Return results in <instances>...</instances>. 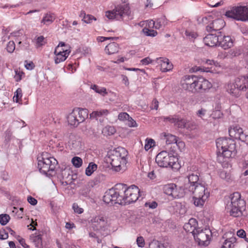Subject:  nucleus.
<instances>
[{"label":"nucleus","mask_w":248,"mask_h":248,"mask_svg":"<svg viewBox=\"0 0 248 248\" xmlns=\"http://www.w3.org/2000/svg\"><path fill=\"white\" fill-rule=\"evenodd\" d=\"M216 146L218 151L217 160L223 167H226L229 159L236 154L235 143L232 139L220 138L216 140Z\"/></svg>","instance_id":"nucleus-1"},{"label":"nucleus","mask_w":248,"mask_h":248,"mask_svg":"<svg viewBox=\"0 0 248 248\" xmlns=\"http://www.w3.org/2000/svg\"><path fill=\"white\" fill-rule=\"evenodd\" d=\"M127 155L128 152L125 149L119 147L108 152L106 160L111 164L114 171L123 172L126 169Z\"/></svg>","instance_id":"nucleus-2"},{"label":"nucleus","mask_w":248,"mask_h":248,"mask_svg":"<svg viewBox=\"0 0 248 248\" xmlns=\"http://www.w3.org/2000/svg\"><path fill=\"white\" fill-rule=\"evenodd\" d=\"M231 202L226 206V209L231 216L238 217L242 215V210L244 209L245 201L241 198L240 194L234 192L230 196Z\"/></svg>","instance_id":"nucleus-3"},{"label":"nucleus","mask_w":248,"mask_h":248,"mask_svg":"<svg viewBox=\"0 0 248 248\" xmlns=\"http://www.w3.org/2000/svg\"><path fill=\"white\" fill-rule=\"evenodd\" d=\"M58 164L57 160L47 153H43L41 155L38 157V168L39 171L47 175L50 171H53Z\"/></svg>","instance_id":"nucleus-4"},{"label":"nucleus","mask_w":248,"mask_h":248,"mask_svg":"<svg viewBox=\"0 0 248 248\" xmlns=\"http://www.w3.org/2000/svg\"><path fill=\"white\" fill-rule=\"evenodd\" d=\"M178 160L175 155L166 151H163L158 153L155 158L157 164L163 168L170 167L174 169L178 168L179 165L177 164Z\"/></svg>","instance_id":"nucleus-5"},{"label":"nucleus","mask_w":248,"mask_h":248,"mask_svg":"<svg viewBox=\"0 0 248 248\" xmlns=\"http://www.w3.org/2000/svg\"><path fill=\"white\" fill-rule=\"evenodd\" d=\"M123 204H130L136 202L140 197V189L135 185L127 186L126 185L121 184Z\"/></svg>","instance_id":"nucleus-6"},{"label":"nucleus","mask_w":248,"mask_h":248,"mask_svg":"<svg viewBox=\"0 0 248 248\" xmlns=\"http://www.w3.org/2000/svg\"><path fill=\"white\" fill-rule=\"evenodd\" d=\"M88 116V110L86 108H76L66 117L68 124L72 126L77 127L79 124L83 122Z\"/></svg>","instance_id":"nucleus-7"},{"label":"nucleus","mask_w":248,"mask_h":248,"mask_svg":"<svg viewBox=\"0 0 248 248\" xmlns=\"http://www.w3.org/2000/svg\"><path fill=\"white\" fill-rule=\"evenodd\" d=\"M191 191L194 195L193 198L194 204L196 206H202L210 195V192L207 188L201 184H197L193 190Z\"/></svg>","instance_id":"nucleus-8"},{"label":"nucleus","mask_w":248,"mask_h":248,"mask_svg":"<svg viewBox=\"0 0 248 248\" xmlns=\"http://www.w3.org/2000/svg\"><path fill=\"white\" fill-rule=\"evenodd\" d=\"M122 185H117L113 188L107 191L103 197V201L107 204H123Z\"/></svg>","instance_id":"nucleus-9"},{"label":"nucleus","mask_w":248,"mask_h":248,"mask_svg":"<svg viewBox=\"0 0 248 248\" xmlns=\"http://www.w3.org/2000/svg\"><path fill=\"white\" fill-rule=\"evenodd\" d=\"M212 232L209 228H198L193 235L199 246H207L210 242Z\"/></svg>","instance_id":"nucleus-10"},{"label":"nucleus","mask_w":248,"mask_h":248,"mask_svg":"<svg viewBox=\"0 0 248 248\" xmlns=\"http://www.w3.org/2000/svg\"><path fill=\"white\" fill-rule=\"evenodd\" d=\"M225 16L237 20L248 21V6H236L227 11Z\"/></svg>","instance_id":"nucleus-11"},{"label":"nucleus","mask_w":248,"mask_h":248,"mask_svg":"<svg viewBox=\"0 0 248 248\" xmlns=\"http://www.w3.org/2000/svg\"><path fill=\"white\" fill-rule=\"evenodd\" d=\"M129 7L127 5H119L112 11H108L105 16L109 19H119L124 15H128Z\"/></svg>","instance_id":"nucleus-12"},{"label":"nucleus","mask_w":248,"mask_h":248,"mask_svg":"<svg viewBox=\"0 0 248 248\" xmlns=\"http://www.w3.org/2000/svg\"><path fill=\"white\" fill-rule=\"evenodd\" d=\"M230 136L232 138L239 140L248 144V135L244 133L243 129L239 125H235L229 129Z\"/></svg>","instance_id":"nucleus-13"},{"label":"nucleus","mask_w":248,"mask_h":248,"mask_svg":"<svg viewBox=\"0 0 248 248\" xmlns=\"http://www.w3.org/2000/svg\"><path fill=\"white\" fill-rule=\"evenodd\" d=\"M195 93H202L210 89L212 87V83L203 77L195 76Z\"/></svg>","instance_id":"nucleus-14"},{"label":"nucleus","mask_w":248,"mask_h":248,"mask_svg":"<svg viewBox=\"0 0 248 248\" xmlns=\"http://www.w3.org/2000/svg\"><path fill=\"white\" fill-rule=\"evenodd\" d=\"M195 76L193 75L185 76L181 81L182 88L188 92L195 93Z\"/></svg>","instance_id":"nucleus-15"},{"label":"nucleus","mask_w":248,"mask_h":248,"mask_svg":"<svg viewBox=\"0 0 248 248\" xmlns=\"http://www.w3.org/2000/svg\"><path fill=\"white\" fill-rule=\"evenodd\" d=\"M164 121H168L171 124H173L174 126L179 128H185L187 123V119L181 117L179 115H174L164 117Z\"/></svg>","instance_id":"nucleus-16"},{"label":"nucleus","mask_w":248,"mask_h":248,"mask_svg":"<svg viewBox=\"0 0 248 248\" xmlns=\"http://www.w3.org/2000/svg\"><path fill=\"white\" fill-rule=\"evenodd\" d=\"M59 50V47L55 48L54 52V61L56 64L64 62L67 59L71 51V50L67 49L62 50Z\"/></svg>","instance_id":"nucleus-17"},{"label":"nucleus","mask_w":248,"mask_h":248,"mask_svg":"<svg viewBox=\"0 0 248 248\" xmlns=\"http://www.w3.org/2000/svg\"><path fill=\"white\" fill-rule=\"evenodd\" d=\"M92 227L95 230H99L106 227L108 225L107 219L102 216H96L91 220Z\"/></svg>","instance_id":"nucleus-18"},{"label":"nucleus","mask_w":248,"mask_h":248,"mask_svg":"<svg viewBox=\"0 0 248 248\" xmlns=\"http://www.w3.org/2000/svg\"><path fill=\"white\" fill-rule=\"evenodd\" d=\"M156 62L160 66L162 72H166L171 70L173 68L172 64L167 58L160 57L156 59Z\"/></svg>","instance_id":"nucleus-19"},{"label":"nucleus","mask_w":248,"mask_h":248,"mask_svg":"<svg viewBox=\"0 0 248 248\" xmlns=\"http://www.w3.org/2000/svg\"><path fill=\"white\" fill-rule=\"evenodd\" d=\"M226 89L227 93L233 97H238L241 95V91L235 81L228 83Z\"/></svg>","instance_id":"nucleus-20"},{"label":"nucleus","mask_w":248,"mask_h":248,"mask_svg":"<svg viewBox=\"0 0 248 248\" xmlns=\"http://www.w3.org/2000/svg\"><path fill=\"white\" fill-rule=\"evenodd\" d=\"M225 25L224 21L222 19H217L213 21L207 27L206 29L208 31H218L221 30Z\"/></svg>","instance_id":"nucleus-21"},{"label":"nucleus","mask_w":248,"mask_h":248,"mask_svg":"<svg viewBox=\"0 0 248 248\" xmlns=\"http://www.w3.org/2000/svg\"><path fill=\"white\" fill-rule=\"evenodd\" d=\"M233 42L230 36H219L218 45L224 49H227L233 46Z\"/></svg>","instance_id":"nucleus-22"},{"label":"nucleus","mask_w":248,"mask_h":248,"mask_svg":"<svg viewBox=\"0 0 248 248\" xmlns=\"http://www.w3.org/2000/svg\"><path fill=\"white\" fill-rule=\"evenodd\" d=\"M234 80L241 91H246L248 89V74L239 77Z\"/></svg>","instance_id":"nucleus-23"},{"label":"nucleus","mask_w":248,"mask_h":248,"mask_svg":"<svg viewBox=\"0 0 248 248\" xmlns=\"http://www.w3.org/2000/svg\"><path fill=\"white\" fill-rule=\"evenodd\" d=\"M198 222L195 218H190L187 223L185 224L184 226V230L187 232L192 233L194 235L198 227Z\"/></svg>","instance_id":"nucleus-24"},{"label":"nucleus","mask_w":248,"mask_h":248,"mask_svg":"<svg viewBox=\"0 0 248 248\" xmlns=\"http://www.w3.org/2000/svg\"><path fill=\"white\" fill-rule=\"evenodd\" d=\"M219 36L212 34H208L203 38V42L205 45L213 47L218 44Z\"/></svg>","instance_id":"nucleus-25"},{"label":"nucleus","mask_w":248,"mask_h":248,"mask_svg":"<svg viewBox=\"0 0 248 248\" xmlns=\"http://www.w3.org/2000/svg\"><path fill=\"white\" fill-rule=\"evenodd\" d=\"M187 178L190 184V190H193L195 186L198 184L197 182L199 179L198 171L195 170L192 172H189L187 176Z\"/></svg>","instance_id":"nucleus-26"},{"label":"nucleus","mask_w":248,"mask_h":248,"mask_svg":"<svg viewBox=\"0 0 248 248\" xmlns=\"http://www.w3.org/2000/svg\"><path fill=\"white\" fill-rule=\"evenodd\" d=\"M108 113L109 111L108 110L103 109L93 111L90 116L91 118L95 119L102 122L103 121L102 118L107 116Z\"/></svg>","instance_id":"nucleus-27"},{"label":"nucleus","mask_w":248,"mask_h":248,"mask_svg":"<svg viewBox=\"0 0 248 248\" xmlns=\"http://www.w3.org/2000/svg\"><path fill=\"white\" fill-rule=\"evenodd\" d=\"M119 46L118 44L115 42L109 43L105 48V52L108 55H112L119 51Z\"/></svg>","instance_id":"nucleus-28"},{"label":"nucleus","mask_w":248,"mask_h":248,"mask_svg":"<svg viewBox=\"0 0 248 248\" xmlns=\"http://www.w3.org/2000/svg\"><path fill=\"white\" fill-rule=\"evenodd\" d=\"M186 192V189L181 186H177L175 184V188H174L171 197L173 198H180L183 197Z\"/></svg>","instance_id":"nucleus-29"},{"label":"nucleus","mask_w":248,"mask_h":248,"mask_svg":"<svg viewBox=\"0 0 248 248\" xmlns=\"http://www.w3.org/2000/svg\"><path fill=\"white\" fill-rule=\"evenodd\" d=\"M55 18L56 16L54 14L48 13L43 17L41 23L46 25H49L54 21Z\"/></svg>","instance_id":"nucleus-30"},{"label":"nucleus","mask_w":248,"mask_h":248,"mask_svg":"<svg viewBox=\"0 0 248 248\" xmlns=\"http://www.w3.org/2000/svg\"><path fill=\"white\" fill-rule=\"evenodd\" d=\"M90 88L94 92L100 95L105 96L108 94L106 89L105 87H99L97 85L93 84L92 85Z\"/></svg>","instance_id":"nucleus-31"},{"label":"nucleus","mask_w":248,"mask_h":248,"mask_svg":"<svg viewBox=\"0 0 248 248\" xmlns=\"http://www.w3.org/2000/svg\"><path fill=\"white\" fill-rule=\"evenodd\" d=\"M69 146L71 150L75 151H79L81 148V143L79 140H71L69 142Z\"/></svg>","instance_id":"nucleus-32"},{"label":"nucleus","mask_w":248,"mask_h":248,"mask_svg":"<svg viewBox=\"0 0 248 248\" xmlns=\"http://www.w3.org/2000/svg\"><path fill=\"white\" fill-rule=\"evenodd\" d=\"M174 188H175V184L170 183L164 185L163 190L164 193L171 197Z\"/></svg>","instance_id":"nucleus-33"},{"label":"nucleus","mask_w":248,"mask_h":248,"mask_svg":"<svg viewBox=\"0 0 248 248\" xmlns=\"http://www.w3.org/2000/svg\"><path fill=\"white\" fill-rule=\"evenodd\" d=\"M30 240L35 246L39 247L42 244V238L40 234H32L30 236Z\"/></svg>","instance_id":"nucleus-34"},{"label":"nucleus","mask_w":248,"mask_h":248,"mask_svg":"<svg viewBox=\"0 0 248 248\" xmlns=\"http://www.w3.org/2000/svg\"><path fill=\"white\" fill-rule=\"evenodd\" d=\"M168 20L165 16H162L160 18H158L155 21L156 26L155 27V29H159L162 27L165 26L168 24Z\"/></svg>","instance_id":"nucleus-35"},{"label":"nucleus","mask_w":248,"mask_h":248,"mask_svg":"<svg viewBox=\"0 0 248 248\" xmlns=\"http://www.w3.org/2000/svg\"><path fill=\"white\" fill-rule=\"evenodd\" d=\"M164 136L165 138L166 143L168 144L175 143V142H177V139L178 138L176 136L171 134L166 133L164 134Z\"/></svg>","instance_id":"nucleus-36"},{"label":"nucleus","mask_w":248,"mask_h":248,"mask_svg":"<svg viewBox=\"0 0 248 248\" xmlns=\"http://www.w3.org/2000/svg\"><path fill=\"white\" fill-rule=\"evenodd\" d=\"M116 132V130L114 126L107 125L104 127L102 131V134L106 136H110L114 134Z\"/></svg>","instance_id":"nucleus-37"},{"label":"nucleus","mask_w":248,"mask_h":248,"mask_svg":"<svg viewBox=\"0 0 248 248\" xmlns=\"http://www.w3.org/2000/svg\"><path fill=\"white\" fill-rule=\"evenodd\" d=\"M149 248H168V246L161 244L156 240H153L149 244Z\"/></svg>","instance_id":"nucleus-38"},{"label":"nucleus","mask_w":248,"mask_h":248,"mask_svg":"<svg viewBox=\"0 0 248 248\" xmlns=\"http://www.w3.org/2000/svg\"><path fill=\"white\" fill-rule=\"evenodd\" d=\"M97 169V165L93 162H91L86 169L85 174L88 176H91Z\"/></svg>","instance_id":"nucleus-39"},{"label":"nucleus","mask_w":248,"mask_h":248,"mask_svg":"<svg viewBox=\"0 0 248 248\" xmlns=\"http://www.w3.org/2000/svg\"><path fill=\"white\" fill-rule=\"evenodd\" d=\"M155 146V140L151 138H147L145 140V145L144 148L145 151H148L151 148Z\"/></svg>","instance_id":"nucleus-40"},{"label":"nucleus","mask_w":248,"mask_h":248,"mask_svg":"<svg viewBox=\"0 0 248 248\" xmlns=\"http://www.w3.org/2000/svg\"><path fill=\"white\" fill-rule=\"evenodd\" d=\"M83 15V18L82 20L86 23L90 24L91 23L93 20H96V18L92 15H86L84 12H82L80 16Z\"/></svg>","instance_id":"nucleus-41"},{"label":"nucleus","mask_w":248,"mask_h":248,"mask_svg":"<svg viewBox=\"0 0 248 248\" xmlns=\"http://www.w3.org/2000/svg\"><path fill=\"white\" fill-rule=\"evenodd\" d=\"M142 31L145 35L147 36L155 37L157 34V32L152 29H149L147 27H144Z\"/></svg>","instance_id":"nucleus-42"},{"label":"nucleus","mask_w":248,"mask_h":248,"mask_svg":"<svg viewBox=\"0 0 248 248\" xmlns=\"http://www.w3.org/2000/svg\"><path fill=\"white\" fill-rule=\"evenodd\" d=\"M140 25L142 26L145 25V27H147L149 29H155V27L156 26L155 21L153 20L141 22H140Z\"/></svg>","instance_id":"nucleus-43"},{"label":"nucleus","mask_w":248,"mask_h":248,"mask_svg":"<svg viewBox=\"0 0 248 248\" xmlns=\"http://www.w3.org/2000/svg\"><path fill=\"white\" fill-rule=\"evenodd\" d=\"M71 162L73 166L77 168H80L83 164L82 159L78 156L74 157L72 159Z\"/></svg>","instance_id":"nucleus-44"},{"label":"nucleus","mask_w":248,"mask_h":248,"mask_svg":"<svg viewBox=\"0 0 248 248\" xmlns=\"http://www.w3.org/2000/svg\"><path fill=\"white\" fill-rule=\"evenodd\" d=\"M207 110L203 108H201L196 112V116L202 120H205Z\"/></svg>","instance_id":"nucleus-45"},{"label":"nucleus","mask_w":248,"mask_h":248,"mask_svg":"<svg viewBox=\"0 0 248 248\" xmlns=\"http://www.w3.org/2000/svg\"><path fill=\"white\" fill-rule=\"evenodd\" d=\"M233 240V238L225 240L221 248H232L234 246Z\"/></svg>","instance_id":"nucleus-46"},{"label":"nucleus","mask_w":248,"mask_h":248,"mask_svg":"<svg viewBox=\"0 0 248 248\" xmlns=\"http://www.w3.org/2000/svg\"><path fill=\"white\" fill-rule=\"evenodd\" d=\"M10 219V216L7 214L0 215V223L2 225H5Z\"/></svg>","instance_id":"nucleus-47"},{"label":"nucleus","mask_w":248,"mask_h":248,"mask_svg":"<svg viewBox=\"0 0 248 248\" xmlns=\"http://www.w3.org/2000/svg\"><path fill=\"white\" fill-rule=\"evenodd\" d=\"M219 177L222 179H224L227 181L231 179V174L230 173L227 172L226 171L222 170H220L219 172Z\"/></svg>","instance_id":"nucleus-48"},{"label":"nucleus","mask_w":248,"mask_h":248,"mask_svg":"<svg viewBox=\"0 0 248 248\" xmlns=\"http://www.w3.org/2000/svg\"><path fill=\"white\" fill-rule=\"evenodd\" d=\"M22 90L21 88H18L16 92L15 93V95L13 97V100L16 102H18L19 100L22 97Z\"/></svg>","instance_id":"nucleus-49"},{"label":"nucleus","mask_w":248,"mask_h":248,"mask_svg":"<svg viewBox=\"0 0 248 248\" xmlns=\"http://www.w3.org/2000/svg\"><path fill=\"white\" fill-rule=\"evenodd\" d=\"M197 127V125L195 122L187 120V123L185 128L188 130H193L196 129Z\"/></svg>","instance_id":"nucleus-50"},{"label":"nucleus","mask_w":248,"mask_h":248,"mask_svg":"<svg viewBox=\"0 0 248 248\" xmlns=\"http://www.w3.org/2000/svg\"><path fill=\"white\" fill-rule=\"evenodd\" d=\"M126 121V124L129 127H137L138 126L136 122L131 117H129Z\"/></svg>","instance_id":"nucleus-51"},{"label":"nucleus","mask_w":248,"mask_h":248,"mask_svg":"<svg viewBox=\"0 0 248 248\" xmlns=\"http://www.w3.org/2000/svg\"><path fill=\"white\" fill-rule=\"evenodd\" d=\"M45 38L43 36L38 37L36 39V47H39L45 44L44 41Z\"/></svg>","instance_id":"nucleus-52"},{"label":"nucleus","mask_w":248,"mask_h":248,"mask_svg":"<svg viewBox=\"0 0 248 248\" xmlns=\"http://www.w3.org/2000/svg\"><path fill=\"white\" fill-rule=\"evenodd\" d=\"M205 63L208 65H214L216 67H220L221 65L219 62L217 61H215L213 60H206L205 62Z\"/></svg>","instance_id":"nucleus-53"},{"label":"nucleus","mask_w":248,"mask_h":248,"mask_svg":"<svg viewBox=\"0 0 248 248\" xmlns=\"http://www.w3.org/2000/svg\"><path fill=\"white\" fill-rule=\"evenodd\" d=\"M15 49V44L14 41H10L8 42L6 46V50L9 53H12Z\"/></svg>","instance_id":"nucleus-54"},{"label":"nucleus","mask_w":248,"mask_h":248,"mask_svg":"<svg viewBox=\"0 0 248 248\" xmlns=\"http://www.w3.org/2000/svg\"><path fill=\"white\" fill-rule=\"evenodd\" d=\"M72 208L75 213L80 214L84 212V209L80 207L77 203L73 204Z\"/></svg>","instance_id":"nucleus-55"},{"label":"nucleus","mask_w":248,"mask_h":248,"mask_svg":"<svg viewBox=\"0 0 248 248\" xmlns=\"http://www.w3.org/2000/svg\"><path fill=\"white\" fill-rule=\"evenodd\" d=\"M185 34L189 39H195L197 37V34L196 32L193 31H190L189 30L186 31Z\"/></svg>","instance_id":"nucleus-56"},{"label":"nucleus","mask_w":248,"mask_h":248,"mask_svg":"<svg viewBox=\"0 0 248 248\" xmlns=\"http://www.w3.org/2000/svg\"><path fill=\"white\" fill-rule=\"evenodd\" d=\"M15 75L14 76V78L15 80L17 82L21 80L22 76L23 74V72H21L19 70L16 69L15 70Z\"/></svg>","instance_id":"nucleus-57"},{"label":"nucleus","mask_w":248,"mask_h":248,"mask_svg":"<svg viewBox=\"0 0 248 248\" xmlns=\"http://www.w3.org/2000/svg\"><path fill=\"white\" fill-rule=\"evenodd\" d=\"M7 231H8L7 227L0 230V239L1 240H5L8 238V232Z\"/></svg>","instance_id":"nucleus-58"},{"label":"nucleus","mask_w":248,"mask_h":248,"mask_svg":"<svg viewBox=\"0 0 248 248\" xmlns=\"http://www.w3.org/2000/svg\"><path fill=\"white\" fill-rule=\"evenodd\" d=\"M59 47V50H62L64 49H67L69 50H71L70 46L69 45L66 44L65 43L61 42L59 43L58 45L55 47L58 48Z\"/></svg>","instance_id":"nucleus-59"},{"label":"nucleus","mask_w":248,"mask_h":248,"mask_svg":"<svg viewBox=\"0 0 248 248\" xmlns=\"http://www.w3.org/2000/svg\"><path fill=\"white\" fill-rule=\"evenodd\" d=\"M130 116L126 112H121L118 115V119L120 121H127Z\"/></svg>","instance_id":"nucleus-60"},{"label":"nucleus","mask_w":248,"mask_h":248,"mask_svg":"<svg viewBox=\"0 0 248 248\" xmlns=\"http://www.w3.org/2000/svg\"><path fill=\"white\" fill-rule=\"evenodd\" d=\"M175 144L177 145L180 151H182L185 149V144L184 142L179 139V138L177 139V142H175Z\"/></svg>","instance_id":"nucleus-61"},{"label":"nucleus","mask_w":248,"mask_h":248,"mask_svg":"<svg viewBox=\"0 0 248 248\" xmlns=\"http://www.w3.org/2000/svg\"><path fill=\"white\" fill-rule=\"evenodd\" d=\"M137 243L139 247L143 248L145 245L144 239L142 236H139L137 238Z\"/></svg>","instance_id":"nucleus-62"},{"label":"nucleus","mask_w":248,"mask_h":248,"mask_svg":"<svg viewBox=\"0 0 248 248\" xmlns=\"http://www.w3.org/2000/svg\"><path fill=\"white\" fill-rule=\"evenodd\" d=\"M157 206V203L156 202L152 201L151 202H147L145 203L146 207H149L150 209H155Z\"/></svg>","instance_id":"nucleus-63"},{"label":"nucleus","mask_w":248,"mask_h":248,"mask_svg":"<svg viewBox=\"0 0 248 248\" xmlns=\"http://www.w3.org/2000/svg\"><path fill=\"white\" fill-rule=\"evenodd\" d=\"M24 63L25 67L28 70H32L35 67V65L32 62H28L27 61H25Z\"/></svg>","instance_id":"nucleus-64"}]
</instances>
